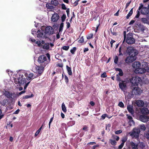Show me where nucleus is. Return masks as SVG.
Segmentation results:
<instances>
[{"mask_svg": "<svg viewBox=\"0 0 149 149\" xmlns=\"http://www.w3.org/2000/svg\"><path fill=\"white\" fill-rule=\"evenodd\" d=\"M123 35L124 40H125L126 43L129 44H132L135 43V40L133 37V36L132 33H129L126 35V31H124Z\"/></svg>", "mask_w": 149, "mask_h": 149, "instance_id": "nucleus-1", "label": "nucleus"}, {"mask_svg": "<svg viewBox=\"0 0 149 149\" xmlns=\"http://www.w3.org/2000/svg\"><path fill=\"white\" fill-rule=\"evenodd\" d=\"M141 63L139 61H135L132 64V67L133 68L136 69L135 72L138 73L142 74L145 72V70H144L141 68H140Z\"/></svg>", "mask_w": 149, "mask_h": 149, "instance_id": "nucleus-2", "label": "nucleus"}, {"mask_svg": "<svg viewBox=\"0 0 149 149\" xmlns=\"http://www.w3.org/2000/svg\"><path fill=\"white\" fill-rule=\"evenodd\" d=\"M0 103L1 104L7 107L10 109L13 108V105L12 102L6 98H3L1 97L0 98Z\"/></svg>", "mask_w": 149, "mask_h": 149, "instance_id": "nucleus-3", "label": "nucleus"}, {"mask_svg": "<svg viewBox=\"0 0 149 149\" xmlns=\"http://www.w3.org/2000/svg\"><path fill=\"white\" fill-rule=\"evenodd\" d=\"M19 76V77L18 78H15L14 79V83L16 84H18L19 85L26 83V79L24 77L23 74L20 73Z\"/></svg>", "mask_w": 149, "mask_h": 149, "instance_id": "nucleus-4", "label": "nucleus"}, {"mask_svg": "<svg viewBox=\"0 0 149 149\" xmlns=\"http://www.w3.org/2000/svg\"><path fill=\"white\" fill-rule=\"evenodd\" d=\"M140 132L141 131L140 128H134L131 132L129 133V134H130L133 138L137 139L139 137V135Z\"/></svg>", "mask_w": 149, "mask_h": 149, "instance_id": "nucleus-5", "label": "nucleus"}, {"mask_svg": "<svg viewBox=\"0 0 149 149\" xmlns=\"http://www.w3.org/2000/svg\"><path fill=\"white\" fill-rule=\"evenodd\" d=\"M47 58L44 55H41L38 58V62L40 64V65H44L46 66L48 64V62L47 61Z\"/></svg>", "mask_w": 149, "mask_h": 149, "instance_id": "nucleus-6", "label": "nucleus"}, {"mask_svg": "<svg viewBox=\"0 0 149 149\" xmlns=\"http://www.w3.org/2000/svg\"><path fill=\"white\" fill-rule=\"evenodd\" d=\"M141 80V78L139 77H133L130 80V82L132 84L131 86H138V84Z\"/></svg>", "mask_w": 149, "mask_h": 149, "instance_id": "nucleus-7", "label": "nucleus"}, {"mask_svg": "<svg viewBox=\"0 0 149 149\" xmlns=\"http://www.w3.org/2000/svg\"><path fill=\"white\" fill-rule=\"evenodd\" d=\"M134 55L130 54L129 56L127 57L125 60V62L126 63H132L136 59V56L137 55V53L134 52Z\"/></svg>", "mask_w": 149, "mask_h": 149, "instance_id": "nucleus-8", "label": "nucleus"}, {"mask_svg": "<svg viewBox=\"0 0 149 149\" xmlns=\"http://www.w3.org/2000/svg\"><path fill=\"white\" fill-rule=\"evenodd\" d=\"M127 47L124 44H122L119 49L118 56H123V54H125L127 53Z\"/></svg>", "mask_w": 149, "mask_h": 149, "instance_id": "nucleus-9", "label": "nucleus"}, {"mask_svg": "<svg viewBox=\"0 0 149 149\" xmlns=\"http://www.w3.org/2000/svg\"><path fill=\"white\" fill-rule=\"evenodd\" d=\"M132 89V93L133 95H140L142 92V91L138 86H131Z\"/></svg>", "mask_w": 149, "mask_h": 149, "instance_id": "nucleus-10", "label": "nucleus"}, {"mask_svg": "<svg viewBox=\"0 0 149 149\" xmlns=\"http://www.w3.org/2000/svg\"><path fill=\"white\" fill-rule=\"evenodd\" d=\"M45 65H40V66H36V71L37 73H38L37 76H39L43 72L44 70V68L45 67Z\"/></svg>", "mask_w": 149, "mask_h": 149, "instance_id": "nucleus-11", "label": "nucleus"}, {"mask_svg": "<svg viewBox=\"0 0 149 149\" xmlns=\"http://www.w3.org/2000/svg\"><path fill=\"white\" fill-rule=\"evenodd\" d=\"M119 86L120 88L123 91H125L127 89V83L125 81L122 80L119 84Z\"/></svg>", "mask_w": 149, "mask_h": 149, "instance_id": "nucleus-12", "label": "nucleus"}, {"mask_svg": "<svg viewBox=\"0 0 149 149\" xmlns=\"http://www.w3.org/2000/svg\"><path fill=\"white\" fill-rule=\"evenodd\" d=\"M54 30L53 28L50 26H47L45 29V33L46 34L52 35L54 33Z\"/></svg>", "mask_w": 149, "mask_h": 149, "instance_id": "nucleus-13", "label": "nucleus"}, {"mask_svg": "<svg viewBox=\"0 0 149 149\" xmlns=\"http://www.w3.org/2000/svg\"><path fill=\"white\" fill-rule=\"evenodd\" d=\"M22 74H23V73H22ZM24 74L25 75V76L26 77V78H25L26 81V80H30L31 79H32L36 77L33 73H30L29 72L23 73V74Z\"/></svg>", "mask_w": 149, "mask_h": 149, "instance_id": "nucleus-14", "label": "nucleus"}, {"mask_svg": "<svg viewBox=\"0 0 149 149\" xmlns=\"http://www.w3.org/2000/svg\"><path fill=\"white\" fill-rule=\"evenodd\" d=\"M127 52L129 54V55L130 54H134V52H136L137 53V55L138 54V52L134 49V48L132 47H127Z\"/></svg>", "mask_w": 149, "mask_h": 149, "instance_id": "nucleus-15", "label": "nucleus"}, {"mask_svg": "<svg viewBox=\"0 0 149 149\" xmlns=\"http://www.w3.org/2000/svg\"><path fill=\"white\" fill-rule=\"evenodd\" d=\"M149 117L144 115H141L139 116V120L144 123L147 122L148 121Z\"/></svg>", "mask_w": 149, "mask_h": 149, "instance_id": "nucleus-16", "label": "nucleus"}, {"mask_svg": "<svg viewBox=\"0 0 149 149\" xmlns=\"http://www.w3.org/2000/svg\"><path fill=\"white\" fill-rule=\"evenodd\" d=\"M141 13L143 15H148L149 13V9L147 7H144L141 10Z\"/></svg>", "mask_w": 149, "mask_h": 149, "instance_id": "nucleus-17", "label": "nucleus"}, {"mask_svg": "<svg viewBox=\"0 0 149 149\" xmlns=\"http://www.w3.org/2000/svg\"><path fill=\"white\" fill-rule=\"evenodd\" d=\"M59 16L57 13L53 14L51 17L52 21L53 22H56L59 19Z\"/></svg>", "mask_w": 149, "mask_h": 149, "instance_id": "nucleus-18", "label": "nucleus"}, {"mask_svg": "<svg viewBox=\"0 0 149 149\" xmlns=\"http://www.w3.org/2000/svg\"><path fill=\"white\" fill-rule=\"evenodd\" d=\"M141 113L143 114H145L146 115H148L149 113V111L148 108H143L141 110Z\"/></svg>", "mask_w": 149, "mask_h": 149, "instance_id": "nucleus-19", "label": "nucleus"}, {"mask_svg": "<svg viewBox=\"0 0 149 149\" xmlns=\"http://www.w3.org/2000/svg\"><path fill=\"white\" fill-rule=\"evenodd\" d=\"M133 106L132 105H129L127 106V109L129 112L131 114H133L134 111L133 108Z\"/></svg>", "mask_w": 149, "mask_h": 149, "instance_id": "nucleus-20", "label": "nucleus"}, {"mask_svg": "<svg viewBox=\"0 0 149 149\" xmlns=\"http://www.w3.org/2000/svg\"><path fill=\"white\" fill-rule=\"evenodd\" d=\"M136 105L139 107H142L144 105V102L143 101L141 100H137L135 103Z\"/></svg>", "mask_w": 149, "mask_h": 149, "instance_id": "nucleus-21", "label": "nucleus"}, {"mask_svg": "<svg viewBox=\"0 0 149 149\" xmlns=\"http://www.w3.org/2000/svg\"><path fill=\"white\" fill-rule=\"evenodd\" d=\"M136 26L137 27L141 29L142 31H144L146 29V27L140 23L137 24Z\"/></svg>", "mask_w": 149, "mask_h": 149, "instance_id": "nucleus-22", "label": "nucleus"}, {"mask_svg": "<svg viewBox=\"0 0 149 149\" xmlns=\"http://www.w3.org/2000/svg\"><path fill=\"white\" fill-rule=\"evenodd\" d=\"M141 21L144 24H149V20L148 18L143 17L141 19Z\"/></svg>", "mask_w": 149, "mask_h": 149, "instance_id": "nucleus-23", "label": "nucleus"}, {"mask_svg": "<svg viewBox=\"0 0 149 149\" xmlns=\"http://www.w3.org/2000/svg\"><path fill=\"white\" fill-rule=\"evenodd\" d=\"M11 92L5 91L4 92L3 95L7 98L10 99Z\"/></svg>", "mask_w": 149, "mask_h": 149, "instance_id": "nucleus-24", "label": "nucleus"}, {"mask_svg": "<svg viewBox=\"0 0 149 149\" xmlns=\"http://www.w3.org/2000/svg\"><path fill=\"white\" fill-rule=\"evenodd\" d=\"M66 68L68 74L70 75H71L72 74V72L71 68L67 65L66 66Z\"/></svg>", "mask_w": 149, "mask_h": 149, "instance_id": "nucleus-25", "label": "nucleus"}, {"mask_svg": "<svg viewBox=\"0 0 149 149\" xmlns=\"http://www.w3.org/2000/svg\"><path fill=\"white\" fill-rule=\"evenodd\" d=\"M10 96L11 97H10V99L13 100L17 98V95L14 92L12 93L11 92Z\"/></svg>", "mask_w": 149, "mask_h": 149, "instance_id": "nucleus-26", "label": "nucleus"}, {"mask_svg": "<svg viewBox=\"0 0 149 149\" xmlns=\"http://www.w3.org/2000/svg\"><path fill=\"white\" fill-rule=\"evenodd\" d=\"M51 4L55 6H57L59 3L57 0H52L51 1Z\"/></svg>", "mask_w": 149, "mask_h": 149, "instance_id": "nucleus-27", "label": "nucleus"}, {"mask_svg": "<svg viewBox=\"0 0 149 149\" xmlns=\"http://www.w3.org/2000/svg\"><path fill=\"white\" fill-rule=\"evenodd\" d=\"M42 46V48L43 49L47 50L49 49V43H45Z\"/></svg>", "mask_w": 149, "mask_h": 149, "instance_id": "nucleus-28", "label": "nucleus"}, {"mask_svg": "<svg viewBox=\"0 0 149 149\" xmlns=\"http://www.w3.org/2000/svg\"><path fill=\"white\" fill-rule=\"evenodd\" d=\"M61 107L62 109L63 112L65 113H66L67 111V109L65 105L63 103L62 104Z\"/></svg>", "mask_w": 149, "mask_h": 149, "instance_id": "nucleus-29", "label": "nucleus"}, {"mask_svg": "<svg viewBox=\"0 0 149 149\" xmlns=\"http://www.w3.org/2000/svg\"><path fill=\"white\" fill-rule=\"evenodd\" d=\"M133 10V8H132L131 9L130 11L128 14L127 15L126 17L127 19H129V18L131 16V15H132V14Z\"/></svg>", "mask_w": 149, "mask_h": 149, "instance_id": "nucleus-30", "label": "nucleus"}, {"mask_svg": "<svg viewBox=\"0 0 149 149\" xmlns=\"http://www.w3.org/2000/svg\"><path fill=\"white\" fill-rule=\"evenodd\" d=\"M37 33H38L37 34V37L38 38H42V37L43 34L42 33H41L39 30H38Z\"/></svg>", "mask_w": 149, "mask_h": 149, "instance_id": "nucleus-31", "label": "nucleus"}, {"mask_svg": "<svg viewBox=\"0 0 149 149\" xmlns=\"http://www.w3.org/2000/svg\"><path fill=\"white\" fill-rule=\"evenodd\" d=\"M43 125L39 128V129L36 132L35 134V136H36L38 135L42 128Z\"/></svg>", "mask_w": 149, "mask_h": 149, "instance_id": "nucleus-32", "label": "nucleus"}, {"mask_svg": "<svg viewBox=\"0 0 149 149\" xmlns=\"http://www.w3.org/2000/svg\"><path fill=\"white\" fill-rule=\"evenodd\" d=\"M34 95L32 93L30 95H26L23 96V98L24 99H28L29 98H31L33 97Z\"/></svg>", "mask_w": 149, "mask_h": 149, "instance_id": "nucleus-33", "label": "nucleus"}, {"mask_svg": "<svg viewBox=\"0 0 149 149\" xmlns=\"http://www.w3.org/2000/svg\"><path fill=\"white\" fill-rule=\"evenodd\" d=\"M111 144L113 146H115L116 143V141L115 140L110 139L109 140Z\"/></svg>", "mask_w": 149, "mask_h": 149, "instance_id": "nucleus-34", "label": "nucleus"}, {"mask_svg": "<svg viewBox=\"0 0 149 149\" xmlns=\"http://www.w3.org/2000/svg\"><path fill=\"white\" fill-rule=\"evenodd\" d=\"M64 26V23L63 22L61 23L59 30V32L63 30V28Z\"/></svg>", "mask_w": 149, "mask_h": 149, "instance_id": "nucleus-35", "label": "nucleus"}, {"mask_svg": "<svg viewBox=\"0 0 149 149\" xmlns=\"http://www.w3.org/2000/svg\"><path fill=\"white\" fill-rule=\"evenodd\" d=\"M112 137L113 139H116L117 141H118L120 139L119 136L114 134L112 135Z\"/></svg>", "mask_w": 149, "mask_h": 149, "instance_id": "nucleus-36", "label": "nucleus"}, {"mask_svg": "<svg viewBox=\"0 0 149 149\" xmlns=\"http://www.w3.org/2000/svg\"><path fill=\"white\" fill-rule=\"evenodd\" d=\"M77 50V48L76 47H73L72 49H71L70 51L71 53L72 54H74V52Z\"/></svg>", "mask_w": 149, "mask_h": 149, "instance_id": "nucleus-37", "label": "nucleus"}, {"mask_svg": "<svg viewBox=\"0 0 149 149\" xmlns=\"http://www.w3.org/2000/svg\"><path fill=\"white\" fill-rule=\"evenodd\" d=\"M66 18V15L65 14H63L61 17V21L62 22H64Z\"/></svg>", "mask_w": 149, "mask_h": 149, "instance_id": "nucleus-38", "label": "nucleus"}, {"mask_svg": "<svg viewBox=\"0 0 149 149\" xmlns=\"http://www.w3.org/2000/svg\"><path fill=\"white\" fill-rule=\"evenodd\" d=\"M101 117H102V118H103V119H104L106 117H108L109 118H110L111 117V116L109 117L108 116V115L107 114H104L102 115L101 116Z\"/></svg>", "mask_w": 149, "mask_h": 149, "instance_id": "nucleus-39", "label": "nucleus"}, {"mask_svg": "<svg viewBox=\"0 0 149 149\" xmlns=\"http://www.w3.org/2000/svg\"><path fill=\"white\" fill-rule=\"evenodd\" d=\"M93 34L92 33H91L89 35H88L86 37L88 39H90L91 38H93Z\"/></svg>", "mask_w": 149, "mask_h": 149, "instance_id": "nucleus-40", "label": "nucleus"}, {"mask_svg": "<svg viewBox=\"0 0 149 149\" xmlns=\"http://www.w3.org/2000/svg\"><path fill=\"white\" fill-rule=\"evenodd\" d=\"M69 46H64L62 47V49L66 51L68 50L69 49Z\"/></svg>", "mask_w": 149, "mask_h": 149, "instance_id": "nucleus-41", "label": "nucleus"}, {"mask_svg": "<svg viewBox=\"0 0 149 149\" xmlns=\"http://www.w3.org/2000/svg\"><path fill=\"white\" fill-rule=\"evenodd\" d=\"M118 105L120 107L123 108L124 107V104L122 102H119L118 103Z\"/></svg>", "mask_w": 149, "mask_h": 149, "instance_id": "nucleus-42", "label": "nucleus"}, {"mask_svg": "<svg viewBox=\"0 0 149 149\" xmlns=\"http://www.w3.org/2000/svg\"><path fill=\"white\" fill-rule=\"evenodd\" d=\"M116 80L117 81H119L120 82H121V81H122V80H121V78L119 77V76L118 75V74H117L116 75Z\"/></svg>", "mask_w": 149, "mask_h": 149, "instance_id": "nucleus-43", "label": "nucleus"}, {"mask_svg": "<svg viewBox=\"0 0 149 149\" xmlns=\"http://www.w3.org/2000/svg\"><path fill=\"white\" fill-rule=\"evenodd\" d=\"M127 118L130 120V121H131L132 122H134V120H132V117L130 115H128V114L127 115Z\"/></svg>", "mask_w": 149, "mask_h": 149, "instance_id": "nucleus-44", "label": "nucleus"}, {"mask_svg": "<svg viewBox=\"0 0 149 149\" xmlns=\"http://www.w3.org/2000/svg\"><path fill=\"white\" fill-rule=\"evenodd\" d=\"M118 60V56H116L114 59V62L115 64H117Z\"/></svg>", "mask_w": 149, "mask_h": 149, "instance_id": "nucleus-45", "label": "nucleus"}, {"mask_svg": "<svg viewBox=\"0 0 149 149\" xmlns=\"http://www.w3.org/2000/svg\"><path fill=\"white\" fill-rule=\"evenodd\" d=\"M107 76V73L105 72H104L101 75V77L102 78H105Z\"/></svg>", "mask_w": 149, "mask_h": 149, "instance_id": "nucleus-46", "label": "nucleus"}, {"mask_svg": "<svg viewBox=\"0 0 149 149\" xmlns=\"http://www.w3.org/2000/svg\"><path fill=\"white\" fill-rule=\"evenodd\" d=\"M64 79L65 81V82L66 84H68V79L67 76L65 75H64Z\"/></svg>", "mask_w": 149, "mask_h": 149, "instance_id": "nucleus-47", "label": "nucleus"}, {"mask_svg": "<svg viewBox=\"0 0 149 149\" xmlns=\"http://www.w3.org/2000/svg\"><path fill=\"white\" fill-rule=\"evenodd\" d=\"M37 44L38 46L39 47H42V45L41 43V42H40V41H39L38 42V41H36L35 42Z\"/></svg>", "mask_w": 149, "mask_h": 149, "instance_id": "nucleus-48", "label": "nucleus"}, {"mask_svg": "<svg viewBox=\"0 0 149 149\" xmlns=\"http://www.w3.org/2000/svg\"><path fill=\"white\" fill-rule=\"evenodd\" d=\"M127 139L126 137H123L122 138L121 140V141L122 142V143H123L124 144L125 142L127 141Z\"/></svg>", "mask_w": 149, "mask_h": 149, "instance_id": "nucleus-49", "label": "nucleus"}, {"mask_svg": "<svg viewBox=\"0 0 149 149\" xmlns=\"http://www.w3.org/2000/svg\"><path fill=\"white\" fill-rule=\"evenodd\" d=\"M140 129H141L142 130H145L146 129V127L145 125H141L140 126Z\"/></svg>", "mask_w": 149, "mask_h": 149, "instance_id": "nucleus-50", "label": "nucleus"}, {"mask_svg": "<svg viewBox=\"0 0 149 149\" xmlns=\"http://www.w3.org/2000/svg\"><path fill=\"white\" fill-rule=\"evenodd\" d=\"M79 42L80 43H83L84 42V38L83 36H82L79 40Z\"/></svg>", "mask_w": 149, "mask_h": 149, "instance_id": "nucleus-51", "label": "nucleus"}, {"mask_svg": "<svg viewBox=\"0 0 149 149\" xmlns=\"http://www.w3.org/2000/svg\"><path fill=\"white\" fill-rule=\"evenodd\" d=\"M137 14L135 16V17L136 18H138L139 17L140 15L139 11L137 10Z\"/></svg>", "mask_w": 149, "mask_h": 149, "instance_id": "nucleus-52", "label": "nucleus"}, {"mask_svg": "<svg viewBox=\"0 0 149 149\" xmlns=\"http://www.w3.org/2000/svg\"><path fill=\"white\" fill-rule=\"evenodd\" d=\"M144 7L142 3H141L140 4V6L139 7L138 10L139 11L140 10H141Z\"/></svg>", "mask_w": 149, "mask_h": 149, "instance_id": "nucleus-53", "label": "nucleus"}, {"mask_svg": "<svg viewBox=\"0 0 149 149\" xmlns=\"http://www.w3.org/2000/svg\"><path fill=\"white\" fill-rule=\"evenodd\" d=\"M61 6H62V8L63 9L65 10L67 9V8L66 7L65 5L64 4H63V3L61 5Z\"/></svg>", "mask_w": 149, "mask_h": 149, "instance_id": "nucleus-54", "label": "nucleus"}, {"mask_svg": "<svg viewBox=\"0 0 149 149\" xmlns=\"http://www.w3.org/2000/svg\"><path fill=\"white\" fill-rule=\"evenodd\" d=\"M122 130H117L116 131H115V133L116 134H119L121 133H122Z\"/></svg>", "mask_w": 149, "mask_h": 149, "instance_id": "nucleus-55", "label": "nucleus"}, {"mask_svg": "<svg viewBox=\"0 0 149 149\" xmlns=\"http://www.w3.org/2000/svg\"><path fill=\"white\" fill-rule=\"evenodd\" d=\"M124 144L121 143V144L118 147V149H121L124 145Z\"/></svg>", "mask_w": 149, "mask_h": 149, "instance_id": "nucleus-56", "label": "nucleus"}, {"mask_svg": "<svg viewBox=\"0 0 149 149\" xmlns=\"http://www.w3.org/2000/svg\"><path fill=\"white\" fill-rule=\"evenodd\" d=\"M118 74V75L122 76H123V73L122 70L120 71L119 72V73Z\"/></svg>", "mask_w": 149, "mask_h": 149, "instance_id": "nucleus-57", "label": "nucleus"}, {"mask_svg": "<svg viewBox=\"0 0 149 149\" xmlns=\"http://www.w3.org/2000/svg\"><path fill=\"white\" fill-rule=\"evenodd\" d=\"M115 42H116L115 41L112 39H111V40L110 42V44L111 45V47L112 48L113 47V43Z\"/></svg>", "mask_w": 149, "mask_h": 149, "instance_id": "nucleus-58", "label": "nucleus"}, {"mask_svg": "<svg viewBox=\"0 0 149 149\" xmlns=\"http://www.w3.org/2000/svg\"><path fill=\"white\" fill-rule=\"evenodd\" d=\"M53 118L54 117H53L52 118H51L50 119V120L49 121V128H50V127L51 123L52 122V121H53Z\"/></svg>", "mask_w": 149, "mask_h": 149, "instance_id": "nucleus-59", "label": "nucleus"}, {"mask_svg": "<svg viewBox=\"0 0 149 149\" xmlns=\"http://www.w3.org/2000/svg\"><path fill=\"white\" fill-rule=\"evenodd\" d=\"M79 1V0H78L76 1L74 3V6H76L78 4V1Z\"/></svg>", "mask_w": 149, "mask_h": 149, "instance_id": "nucleus-60", "label": "nucleus"}, {"mask_svg": "<svg viewBox=\"0 0 149 149\" xmlns=\"http://www.w3.org/2000/svg\"><path fill=\"white\" fill-rule=\"evenodd\" d=\"M67 24V29H69L70 27V23L69 22H66Z\"/></svg>", "mask_w": 149, "mask_h": 149, "instance_id": "nucleus-61", "label": "nucleus"}, {"mask_svg": "<svg viewBox=\"0 0 149 149\" xmlns=\"http://www.w3.org/2000/svg\"><path fill=\"white\" fill-rule=\"evenodd\" d=\"M20 111V110L19 109H17L15 112L13 113V114H18Z\"/></svg>", "mask_w": 149, "mask_h": 149, "instance_id": "nucleus-62", "label": "nucleus"}, {"mask_svg": "<svg viewBox=\"0 0 149 149\" xmlns=\"http://www.w3.org/2000/svg\"><path fill=\"white\" fill-rule=\"evenodd\" d=\"M88 127L86 125H85L84 126V127L83 128V130H85L86 131H87V130Z\"/></svg>", "mask_w": 149, "mask_h": 149, "instance_id": "nucleus-63", "label": "nucleus"}, {"mask_svg": "<svg viewBox=\"0 0 149 149\" xmlns=\"http://www.w3.org/2000/svg\"><path fill=\"white\" fill-rule=\"evenodd\" d=\"M111 32L113 35L116 36L117 35L116 32H112L111 30Z\"/></svg>", "mask_w": 149, "mask_h": 149, "instance_id": "nucleus-64", "label": "nucleus"}]
</instances>
